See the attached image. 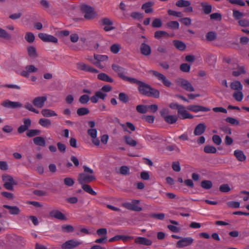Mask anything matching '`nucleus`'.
Here are the masks:
<instances>
[{
  "mask_svg": "<svg viewBox=\"0 0 249 249\" xmlns=\"http://www.w3.org/2000/svg\"><path fill=\"white\" fill-rule=\"evenodd\" d=\"M138 89L139 93L142 95L154 98L160 97V92L159 90L142 81H141L139 85Z\"/></svg>",
  "mask_w": 249,
  "mask_h": 249,
  "instance_id": "1",
  "label": "nucleus"
},
{
  "mask_svg": "<svg viewBox=\"0 0 249 249\" xmlns=\"http://www.w3.org/2000/svg\"><path fill=\"white\" fill-rule=\"evenodd\" d=\"M175 47L179 51H184L186 48L185 44L181 41L175 40L173 41Z\"/></svg>",
  "mask_w": 249,
  "mask_h": 249,
  "instance_id": "26",
  "label": "nucleus"
},
{
  "mask_svg": "<svg viewBox=\"0 0 249 249\" xmlns=\"http://www.w3.org/2000/svg\"><path fill=\"white\" fill-rule=\"evenodd\" d=\"M169 36V34L165 31H158L155 32L154 37L157 39H160L163 36Z\"/></svg>",
  "mask_w": 249,
  "mask_h": 249,
  "instance_id": "51",
  "label": "nucleus"
},
{
  "mask_svg": "<svg viewBox=\"0 0 249 249\" xmlns=\"http://www.w3.org/2000/svg\"><path fill=\"white\" fill-rule=\"evenodd\" d=\"M225 121H226V122H227L232 125H239V122L238 121V120H237V119H236L234 118L228 117L226 118Z\"/></svg>",
  "mask_w": 249,
  "mask_h": 249,
  "instance_id": "57",
  "label": "nucleus"
},
{
  "mask_svg": "<svg viewBox=\"0 0 249 249\" xmlns=\"http://www.w3.org/2000/svg\"><path fill=\"white\" fill-rule=\"evenodd\" d=\"M206 128V125L203 123H200L196 127L194 133L196 136H199L202 134Z\"/></svg>",
  "mask_w": 249,
  "mask_h": 249,
  "instance_id": "22",
  "label": "nucleus"
},
{
  "mask_svg": "<svg viewBox=\"0 0 249 249\" xmlns=\"http://www.w3.org/2000/svg\"><path fill=\"white\" fill-rule=\"evenodd\" d=\"M234 155L237 160L240 161H244L246 159V156L244 152L240 150H235L234 151Z\"/></svg>",
  "mask_w": 249,
  "mask_h": 249,
  "instance_id": "25",
  "label": "nucleus"
},
{
  "mask_svg": "<svg viewBox=\"0 0 249 249\" xmlns=\"http://www.w3.org/2000/svg\"><path fill=\"white\" fill-rule=\"evenodd\" d=\"M191 66L187 63H183L180 66V69L182 71L188 72L190 71Z\"/></svg>",
  "mask_w": 249,
  "mask_h": 249,
  "instance_id": "61",
  "label": "nucleus"
},
{
  "mask_svg": "<svg viewBox=\"0 0 249 249\" xmlns=\"http://www.w3.org/2000/svg\"><path fill=\"white\" fill-rule=\"evenodd\" d=\"M152 26L154 28H160L162 26L161 20L160 18H155L152 23Z\"/></svg>",
  "mask_w": 249,
  "mask_h": 249,
  "instance_id": "59",
  "label": "nucleus"
},
{
  "mask_svg": "<svg viewBox=\"0 0 249 249\" xmlns=\"http://www.w3.org/2000/svg\"><path fill=\"white\" fill-rule=\"evenodd\" d=\"M89 113V109L86 107H81L77 110V114L80 116L87 115Z\"/></svg>",
  "mask_w": 249,
  "mask_h": 249,
  "instance_id": "47",
  "label": "nucleus"
},
{
  "mask_svg": "<svg viewBox=\"0 0 249 249\" xmlns=\"http://www.w3.org/2000/svg\"><path fill=\"white\" fill-rule=\"evenodd\" d=\"M112 69L117 73L118 76L122 78V79L124 78V77L125 76V69L116 64H112Z\"/></svg>",
  "mask_w": 249,
  "mask_h": 249,
  "instance_id": "19",
  "label": "nucleus"
},
{
  "mask_svg": "<svg viewBox=\"0 0 249 249\" xmlns=\"http://www.w3.org/2000/svg\"><path fill=\"white\" fill-rule=\"evenodd\" d=\"M150 216L159 220H163L165 218V214L163 213H152L150 214Z\"/></svg>",
  "mask_w": 249,
  "mask_h": 249,
  "instance_id": "63",
  "label": "nucleus"
},
{
  "mask_svg": "<svg viewBox=\"0 0 249 249\" xmlns=\"http://www.w3.org/2000/svg\"><path fill=\"white\" fill-rule=\"evenodd\" d=\"M138 203L139 200H134L132 203L125 202L122 204V206L129 210L140 212L142 210V208L136 205V203Z\"/></svg>",
  "mask_w": 249,
  "mask_h": 249,
  "instance_id": "9",
  "label": "nucleus"
},
{
  "mask_svg": "<svg viewBox=\"0 0 249 249\" xmlns=\"http://www.w3.org/2000/svg\"><path fill=\"white\" fill-rule=\"evenodd\" d=\"M233 98L238 102H241L244 97L242 90L235 91L232 94Z\"/></svg>",
  "mask_w": 249,
  "mask_h": 249,
  "instance_id": "36",
  "label": "nucleus"
},
{
  "mask_svg": "<svg viewBox=\"0 0 249 249\" xmlns=\"http://www.w3.org/2000/svg\"><path fill=\"white\" fill-rule=\"evenodd\" d=\"M81 244V242L73 239L66 241L61 246L62 249H73Z\"/></svg>",
  "mask_w": 249,
  "mask_h": 249,
  "instance_id": "8",
  "label": "nucleus"
},
{
  "mask_svg": "<svg viewBox=\"0 0 249 249\" xmlns=\"http://www.w3.org/2000/svg\"><path fill=\"white\" fill-rule=\"evenodd\" d=\"M206 38L209 41H213L216 38V34L214 32H209L206 35Z\"/></svg>",
  "mask_w": 249,
  "mask_h": 249,
  "instance_id": "46",
  "label": "nucleus"
},
{
  "mask_svg": "<svg viewBox=\"0 0 249 249\" xmlns=\"http://www.w3.org/2000/svg\"><path fill=\"white\" fill-rule=\"evenodd\" d=\"M140 51L142 54L148 56L151 53V48L148 44L142 43L140 46Z\"/></svg>",
  "mask_w": 249,
  "mask_h": 249,
  "instance_id": "21",
  "label": "nucleus"
},
{
  "mask_svg": "<svg viewBox=\"0 0 249 249\" xmlns=\"http://www.w3.org/2000/svg\"><path fill=\"white\" fill-rule=\"evenodd\" d=\"M38 37L43 41L45 42H53L56 43L58 39L53 36L48 35L45 33H39L38 35Z\"/></svg>",
  "mask_w": 249,
  "mask_h": 249,
  "instance_id": "12",
  "label": "nucleus"
},
{
  "mask_svg": "<svg viewBox=\"0 0 249 249\" xmlns=\"http://www.w3.org/2000/svg\"><path fill=\"white\" fill-rule=\"evenodd\" d=\"M194 240L191 237H182L177 242V247L183 248L191 246L194 243Z\"/></svg>",
  "mask_w": 249,
  "mask_h": 249,
  "instance_id": "7",
  "label": "nucleus"
},
{
  "mask_svg": "<svg viewBox=\"0 0 249 249\" xmlns=\"http://www.w3.org/2000/svg\"><path fill=\"white\" fill-rule=\"evenodd\" d=\"M230 88L235 91L242 90L243 85L239 81H234L230 83Z\"/></svg>",
  "mask_w": 249,
  "mask_h": 249,
  "instance_id": "24",
  "label": "nucleus"
},
{
  "mask_svg": "<svg viewBox=\"0 0 249 249\" xmlns=\"http://www.w3.org/2000/svg\"><path fill=\"white\" fill-rule=\"evenodd\" d=\"M167 13L170 16H173L179 18L183 17V14L181 12H177L169 9L168 10Z\"/></svg>",
  "mask_w": 249,
  "mask_h": 249,
  "instance_id": "58",
  "label": "nucleus"
},
{
  "mask_svg": "<svg viewBox=\"0 0 249 249\" xmlns=\"http://www.w3.org/2000/svg\"><path fill=\"white\" fill-rule=\"evenodd\" d=\"M245 73V68L242 66L239 67L237 70L233 71L232 72V74L234 76H238L242 74Z\"/></svg>",
  "mask_w": 249,
  "mask_h": 249,
  "instance_id": "48",
  "label": "nucleus"
},
{
  "mask_svg": "<svg viewBox=\"0 0 249 249\" xmlns=\"http://www.w3.org/2000/svg\"><path fill=\"white\" fill-rule=\"evenodd\" d=\"M3 207L4 208L8 209L9 213L12 215H18L19 214L20 211L19 208L16 206H11L8 205H3Z\"/></svg>",
  "mask_w": 249,
  "mask_h": 249,
  "instance_id": "23",
  "label": "nucleus"
},
{
  "mask_svg": "<svg viewBox=\"0 0 249 249\" xmlns=\"http://www.w3.org/2000/svg\"><path fill=\"white\" fill-rule=\"evenodd\" d=\"M129 238H130V237L129 236H127L117 235L112 238H110L108 240V241L109 242H114L116 241H119L120 240H123L124 241Z\"/></svg>",
  "mask_w": 249,
  "mask_h": 249,
  "instance_id": "43",
  "label": "nucleus"
},
{
  "mask_svg": "<svg viewBox=\"0 0 249 249\" xmlns=\"http://www.w3.org/2000/svg\"><path fill=\"white\" fill-rule=\"evenodd\" d=\"M213 186L212 182L210 180H203L201 182V186L205 189H210Z\"/></svg>",
  "mask_w": 249,
  "mask_h": 249,
  "instance_id": "45",
  "label": "nucleus"
},
{
  "mask_svg": "<svg viewBox=\"0 0 249 249\" xmlns=\"http://www.w3.org/2000/svg\"><path fill=\"white\" fill-rule=\"evenodd\" d=\"M166 26L167 28L171 29L178 30L179 29V24L178 21H171L168 22L166 24Z\"/></svg>",
  "mask_w": 249,
  "mask_h": 249,
  "instance_id": "37",
  "label": "nucleus"
},
{
  "mask_svg": "<svg viewBox=\"0 0 249 249\" xmlns=\"http://www.w3.org/2000/svg\"><path fill=\"white\" fill-rule=\"evenodd\" d=\"M124 140L126 144L132 147L135 146L137 144V141L133 139L132 138L129 136H124Z\"/></svg>",
  "mask_w": 249,
  "mask_h": 249,
  "instance_id": "29",
  "label": "nucleus"
},
{
  "mask_svg": "<svg viewBox=\"0 0 249 249\" xmlns=\"http://www.w3.org/2000/svg\"><path fill=\"white\" fill-rule=\"evenodd\" d=\"M123 80L127 81L132 84H136L138 85V86L140 84V82H141V81L138 80V79H137L136 78L127 77L126 76L124 77V78L123 79Z\"/></svg>",
  "mask_w": 249,
  "mask_h": 249,
  "instance_id": "49",
  "label": "nucleus"
},
{
  "mask_svg": "<svg viewBox=\"0 0 249 249\" xmlns=\"http://www.w3.org/2000/svg\"><path fill=\"white\" fill-rule=\"evenodd\" d=\"M84 173L79 175L78 181L81 184H87L92 182L96 179L95 177L93 175L94 172L88 166H83Z\"/></svg>",
  "mask_w": 249,
  "mask_h": 249,
  "instance_id": "2",
  "label": "nucleus"
},
{
  "mask_svg": "<svg viewBox=\"0 0 249 249\" xmlns=\"http://www.w3.org/2000/svg\"><path fill=\"white\" fill-rule=\"evenodd\" d=\"M0 38L9 40L11 38V36L5 30L0 28Z\"/></svg>",
  "mask_w": 249,
  "mask_h": 249,
  "instance_id": "41",
  "label": "nucleus"
},
{
  "mask_svg": "<svg viewBox=\"0 0 249 249\" xmlns=\"http://www.w3.org/2000/svg\"><path fill=\"white\" fill-rule=\"evenodd\" d=\"M82 185V188L86 192L89 194L93 195L96 196L97 195V193L95 192L91 187V186L88 184H83Z\"/></svg>",
  "mask_w": 249,
  "mask_h": 249,
  "instance_id": "34",
  "label": "nucleus"
},
{
  "mask_svg": "<svg viewBox=\"0 0 249 249\" xmlns=\"http://www.w3.org/2000/svg\"><path fill=\"white\" fill-rule=\"evenodd\" d=\"M149 72L156 77L165 87H170L171 86L172 83L163 74L154 70L150 71Z\"/></svg>",
  "mask_w": 249,
  "mask_h": 249,
  "instance_id": "5",
  "label": "nucleus"
},
{
  "mask_svg": "<svg viewBox=\"0 0 249 249\" xmlns=\"http://www.w3.org/2000/svg\"><path fill=\"white\" fill-rule=\"evenodd\" d=\"M49 215L51 217L55 218L59 220H66L65 215L58 210H53L49 213Z\"/></svg>",
  "mask_w": 249,
  "mask_h": 249,
  "instance_id": "18",
  "label": "nucleus"
},
{
  "mask_svg": "<svg viewBox=\"0 0 249 249\" xmlns=\"http://www.w3.org/2000/svg\"><path fill=\"white\" fill-rule=\"evenodd\" d=\"M204 151L208 154H214L216 152L217 150L215 147L207 145L204 147Z\"/></svg>",
  "mask_w": 249,
  "mask_h": 249,
  "instance_id": "40",
  "label": "nucleus"
},
{
  "mask_svg": "<svg viewBox=\"0 0 249 249\" xmlns=\"http://www.w3.org/2000/svg\"><path fill=\"white\" fill-rule=\"evenodd\" d=\"M118 98L120 101L124 103H127L129 100L128 96L124 92H121L119 94Z\"/></svg>",
  "mask_w": 249,
  "mask_h": 249,
  "instance_id": "44",
  "label": "nucleus"
},
{
  "mask_svg": "<svg viewBox=\"0 0 249 249\" xmlns=\"http://www.w3.org/2000/svg\"><path fill=\"white\" fill-rule=\"evenodd\" d=\"M1 105L8 108H16L22 107V105L19 102H12L7 100L1 103Z\"/></svg>",
  "mask_w": 249,
  "mask_h": 249,
  "instance_id": "13",
  "label": "nucleus"
},
{
  "mask_svg": "<svg viewBox=\"0 0 249 249\" xmlns=\"http://www.w3.org/2000/svg\"><path fill=\"white\" fill-rule=\"evenodd\" d=\"M178 114L181 119H193L194 118V116L188 113L182 105H180L178 108Z\"/></svg>",
  "mask_w": 249,
  "mask_h": 249,
  "instance_id": "11",
  "label": "nucleus"
},
{
  "mask_svg": "<svg viewBox=\"0 0 249 249\" xmlns=\"http://www.w3.org/2000/svg\"><path fill=\"white\" fill-rule=\"evenodd\" d=\"M154 5V3L151 1H148L144 3L142 6V9L144 10L146 13H150L152 12L153 10L151 7Z\"/></svg>",
  "mask_w": 249,
  "mask_h": 249,
  "instance_id": "31",
  "label": "nucleus"
},
{
  "mask_svg": "<svg viewBox=\"0 0 249 249\" xmlns=\"http://www.w3.org/2000/svg\"><path fill=\"white\" fill-rule=\"evenodd\" d=\"M187 109L194 112L198 111L207 112L210 110L209 108L199 105H190L188 106Z\"/></svg>",
  "mask_w": 249,
  "mask_h": 249,
  "instance_id": "17",
  "label": "nucleus"
},
{
  "mask_svg": "<svg viewBox=\"0 0 249 249\" xmlns=\"http://www.w3.org/2000/svg\"><path fill=\"white\" fill-rule=\"evenodd\" d=\"M164 120L168 124H174L178 120V116L176 115H169L165 117Z\"/></svg>",
  "mask_w": 249,
  "mask_h": 249,
  "instance_id": "27",
  "label": "nucleus"
},
{
  "mask_svg": "<svg viewBox=\"0 0 249 249\" xmlns=\"http://www.w3.org/2000/svg\"><path fill=\"white\" fill-rule=\"evenodd\" d=\"M191 2L186 0H178L177 1L176 5L178 7H188L191 5Z\"/></svg>",
  "mask_w": 249,
  "mask_h": 249,
  "instance_id": "38",
  "label": "nucleus"
},
{
  "mask_svg": "<svg viewBox=\"0 0 249 249\" xmlns=\"http://www.w3.org/2000/svg\"><path fill=\"white\" fill-rule=\"evenodd\" d=\"M96 233L98 236L107 237V231L106 228H100L97 230Z\"/></svg>",
  "mask_w": 249,
  "mask_h": 249,
  "instance_id": "55",
  "label": "nucleus"
},
{
  "mask_svg": "<svg viewBox=\"0 0 249 249\" xmlns=\"http://www.w3.org/2000/svg\"><path fill=\"white\" fill-rule=\"evenodd\" d=\"M177 83L186 91L192 92L195 91V89L191 83L188 80L180 78L177 80Z\"/></svg>",
  "mask_w": 249,
  "mask_h": 249,
  "instance_id": "6",
  "label": "nucleus"
},
{
  "mask_svg": "<svg viewBox=\"0 0 249 249\" xmlns=\"http://www.w3.org/2000/svg\"><path fill=\"white\" fill-rule=\"evenodd\" d=\"M201 6L202 7L203 12L206 15H208L211 13L212 11V6L211 4H209L206 2H203L201 3Z\"/></svg>",
  "mask_w": 249,
  "mask_h": 249,
  "instance_id": "28",
  "label": "nucleus"
},
{
  "mask_svg": "<svg viewBox=\"0 0 249 249\" xmlns=\"http://www.w3.org/2000/svg\"><path fill=\"white\" fill-rule=\"evenodd\" d=\"M136 110L139 113L144 114L147 111V107L145 105H138L136 107Z\"/></svg>",
  "mask_w": 249,
  "mask_h": 249,
  "instance_id": "53",
  "label": "nucleus"
},
{
  "mask_svg": "<svg viewBox=\"0 0 249 249\" xmlns=\"http://www.w3.org/2000/svg\"><path fill=\"white\" fill-rule=\"evenodd\" d=\"M135 243L140 245L151 246L152 244V241L145 237H138L135 238Z\"/></svg>",
  "mask_w": 249,
  "mask_h": 249,
  "instance_id": "20",
  "label": "nucleus"
},
{
  "mask_svg": "<svg viewBox=\"0 0 249 249\" xmlns=\"http://www.w3.org/2000/svg\"><path fill=\"white\" fill-rule=\"evenodd\" d=\"M210 18L213 20L221 21L222 19V15L219 13H214L210 15Z\"/></svg>",
  "mask_w": 249,
  "mask_h": 249,
  "instance_id": "56",
  "label": "nucleus"
},
{
  "mask_svg": "<svg viewBox=\"0 0 249 249\" xmlns=\"http://www.w3.org/2000/svg\"><path fill=\"white\" fill-rule=\"evenodd\" d=\"M244 16V14L238 10H233V17L236 19L239 20Z\"/></svg>",
  "mask_w": 249,
  "mask_h": 249,
  "instance_id": "52",
  "label": "nucleus"
},
{
  "mask_svg": "<svg viewBox=\"0 0 249 249\" xmlns=\"http://www.w3.org/2000/svg\"><path fill=\"white\" fill-rule=\"evenodd\" d=\"M33 142L34 143L38 146H45V139L40 136L36 137L34 138Z\"/></svg>",
  "mask_w": 249,
  "mask_h": 249,
  "instance_id": "32",
  "label": "nucleus"
},
{
  "mask_svg": "<svg viewBox=\"0 0 249 249\" xmlns=\"http://www.w3.org/2000/svg\"><path fill=\"white\" fill-rule=\"evenodd\" d=\"M89 97L88 95L84 94L80 97L79 101L80 103L85 104L89 101Z\"/></svg>",
  "mask_w": 249,
  "mask_h": 249,
  "instance_id": "62",
  "label": "nucleus"
},
{
  "mask_svg": "<svg viewBox=\"0 0 249 249\" xmlns=\"http://www.w3.org/2000/svg\"><path fill=\"white\" fill-rule=\"evenodd\" d=\"M120 173L123 175H127L129 174V168L127 166H122L120 169Z\"/></svg>",
  "mask_w": 249,
  "mask_h": 249,
  "instance_id": "60",
  "label": "nucleus"
},
{
  "mask_svg": "<svg viewBox=\"0 0 249 249\" xmlns=\"http://www.w3.org/2000/svg\"><path fill=\"white\" fill-rule=\"evenodd\" d=\"M27 52L29 56L31 57L35 58L37 56L36 48L33 46H30L27 48Z\"/></svg>",
  "mask_w": 249,
  "mask_h": 249,
  "instance_id": "35",
  "label": "nucleus"
},
{
  "mask_svg": "<svg viewBox=\"0 0 249 249\" xmlns=\"http://www.w3.org/2000/svg\"><path fill=\"white\" fill-rule=\"evenodd\" d=\"M77 69L83 71L87 72H89L93 73H96L98 72V71L89 65H86L83 62H79L76 64Z\"/></svg>",
  "mask_w": 249,
  "mask_h": 249,
  "instance_id": "10",
  "label": "nucleus"
},
{
  "mask_svg": "<svg viewBox=\"0 0 249 249\" xmlns=\"http://www.w3.org/2000/svg\"><path fill=\"white\" fill-rule=\"evenodd\" d=\"M99 22L102 25L105 26L104 30L106 32L111 31L115 28L113 26H112L113 22L108 18H104L101 19Z\"/></svg>",
  "mask_w": 249,
  "mask_h": 249,
  "instance_id": "14",
  "label": "nucleus"
},
{
  "mask_svg": "<svg viewBox=\"0 0 249 249\" xmlns=\"http://www.w3.org/2000/svg\"><path fill=\"white\" fill-rule=\"evenodd\" d=\"M35 36L31 32H27L25 36V40L29 43H33L35 40Z\"/></svg>",
  "mask_w": 249,
  "mask_h": 249,
  "instance_id": "50",
  "label": "nucleus"
},
{
  "mask_svg": "<svg viewBox=\"0 0 249 249\" xmlns=\"http://www.w3.org/2000/svg\"><path fill=\"white\" fill-rule=\"evenodd\" d=\"M42 115L46 117L57 116V114L53 110L49 109H43L41 110Z\"/></svg>",
  "mask_w": 249,
  "mask_h": 249,
  "instance_id": "33",
  "label": "nucleus"
},
{
  "mask_svg": "<svg viewBox=\"0 0 249 249\" xmlns=\"http://www.w3.org/2000/svg\"><path fill=\"white\" fill-rule=\"evenodd\" d=\"M41 131L37 129H29L26 132V135L28 137H33L40 134Z\"/></svg>",
  "mask_w": 249,
  "mask_h": 249,
  "instance_id": "42",
  "label": "nucleus"
},
{
  "mask_svg": "<svg viewBox=\"0 0 249 249\" xmlns=\"http://www.w3.org/2000/svg\"><path fill=\"white\" fill-rule=\"evenodd\" d=\"M38 123L41 126L45 127H49L51 125V122L50 120L41 118L39 120Z\"/></svg>",
  "mask_w": 249,
  "mask_h": 249,
  "instance_id": "39",
  "label": "nucleus"
},
{
  "mask_svg": "<svg viewBox=\"0 0 249 249\" xmlns=\"http://www.w3.org/2000/svg\"><path fill=\"white\" fill-rule=\"evenodd\" d=\"M47 100V97L46 96H38L34 98L32 103L35 106L38 108H42L45 102Z\"/></svg>",
  "mask_w": 249,
  "mask_h": 249,
  "instance_id": "16",
  "label": "nucleus"
},
{
  "mask_svg": "<svg viewBox=\"0 0 249 249\" xmlns=\"http://www.w3.org/2000/svg\"><path fill=\"white\" fill-rule=\"evenodd\" d=\"M97 77L99 80L105 82L110 83H112L113 82V79L105 73H99Z\"/></svg>",
  "mask_w": 249,
  "mask_h": 249,
  "instance_id": "30",
  "label": "nucleus"
},
{
  "mask_svg": "<svg viewBox=\"0 0 249 249\" xmlns=\"http://www.w3.org/2000/svg\"><path fill=\"white\" fill-rule=\"evenodd\" d=\"M81 11L84 14L85 18L92 20L97 17V13L91 6L87 4H82L80 7Z\"/></svg>",
  "mask_w": 249,
  "mask_h": 249,
  "instance_id": "3",
  "label": "nucleus"
},
{
  "mask_svg": "<svg viewBox=\"0 0 249 249\" xmlns=\"http://www.w3.org/2000/svg\"><path fill=\"white\" fill-rule=\"evenodd\" d=\"M23 124L21 125L18 128V132L19 134H21L26 131H28V128L31 125V120L29 118H24L23 119Z\"/></svg>",
  "mask_w": 249,
  "mask_h": 249,
  "instance_id": "15",
  "label": "nucleus"
},
{
  "mask_svg": "<svg viewBox=\"0 0 249 249\" xmlns=\"http://www.w3.org/2000/svg\"><path fill=\"white\" fill-rule=\"evenodd\" d=\"M121 48V46L119 44H114L110 47V51L113 53H117Z\"/></svg>",
  "mask_w": 249,
  "mask_h": 249,
  "instance_id": "54",
  "label": "nucleus"
},
{
  "mask_svg": "<svg viewBox=\"0 0 249 249\" xmlns=\"http://www.w3.org/2000/svg\"><path fill=\"white\" fill-rule=\"evenodd\" d=\"M64 183L66 186L71 187L74 184V180L71 178H66L64 179Z\"/></svg>",
  "mask_w": 249,
  "mask_h": 249,
  "instance_id": "64",
  "label": "nucleus"
},
{
  "mask_svg": "<svg viewBox=\"0 0 249 249\" xmlns=\"http://www.w3.org/2000/svg\"><path fill=\"white\" fill-rule=\"evenodd\" d=\"M2 180L4 182L3 186L5 189L8 190L13 191L14 190V185L17 184L13 177L8 174H3L2 177Z\"/></svg>",
  "mask_w": 249,
  "mask_h": 249,
  "instance_id": "4",
  "label": "nucleus"
}]
</instances>
